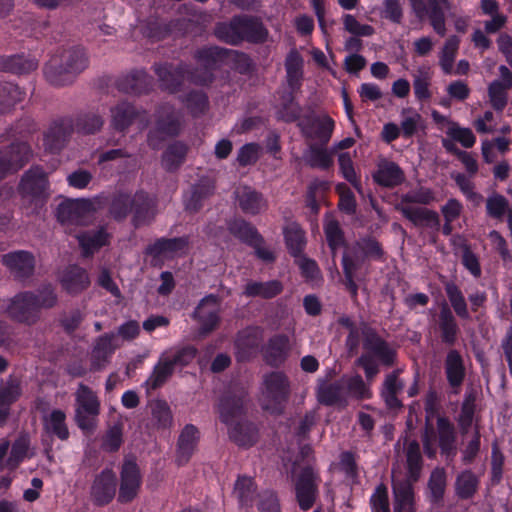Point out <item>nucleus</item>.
<instances>
[{"label":"nucleus","instance_id":"5","mask_svg":"<svg viewBox=\"0 0 512 512\" xmlns=\"http://www.w3.org/2000/svg\"><path fill=\"white\" fill-rule=\"evenodd\" d=\"M444 290L451 307L447 303L441 306L438 314V329L441 342L452 347L456 344L460 333L455 315L462 320H469L471 315L465 296L455 282H446Z\"/></svg>","mask_w":512,"mask_h":512},{"label":"nucleus","instance_id":"42","mask_svg":"<svg viewBox=\"0 0 512 512\" xmlns=\"http://www.w3.org/2000/svg\"><path fill=\"white\" fill-rule=\"evenodd\" d=\"M237 199L240 208L248 214H258L266 207L263 195L248 186H244L237 191Z\"/></svg>","mask_w":512,"mask_h":512},{"label":"nucleus","instance_id":"52","mask_svg":"<svg viewBox=\"0 0 512 512\" xmlns=\"http://www.w3.org/2000/svg\"><path fill=\"white\" fill-rule=\"evenodd\" d=\"M112 125L118 131L126 130L138 115L136 108L130 103H120L112 110Z\"/></svg>","mask_w":512,"mask_h":512},{"label":"nucleus","instance_id":"51","mask_svg":"<svg viewBox=\"0 0 512 512\" xmlns=\"http://www.w3.org/2000/svg\"><path fill=\"white\" fill-rule=\"evenodd\" d=\"M306 162L312 168L329 169L333 165V152H329L327 145H307Z\"/></svg>","mask_w":512,"mask_h":512},{"label":"nucleus","instance_id":"64","mask_svg":"<svg viewBox=\"0 0 512 512\" xmlns=\"http://www.w3.org/2000/svg\"><path fill=\"white\" fill-rule=\"evenodd\" d=\"M197 349L192 345H187L175 350L171 354H166L168 361L171 362V365L175 369L176 367H186L188 366L196 357Z\"/></svg>","mask_w":512,"mask_h":512},{"label":"nucleus","instance_id":"62","mask_svg":"<svg viewBox=\"0 0 512 512\" xmlns=\"http://www.w3.org/2000/svg\"><path fill=\"white\" fill-rule=\"evenodd\" d=\"M371 512H391L388 487L385 483H379L369 499Z\"/></svg>","mask_w":512,"mask_h":512},{"label":"nucleus","instance_id":"26","mask_svg":"<svg viewBox=\"0 0 512 512\" xmlns=\"http://www.w3.org/2000/svg\"><path fill=\"white\" fill-rule=\"evenodd\" d=\"M414 484L411 480L392 481L394 512H417Z\"/></svg>","mask_w":512,"mask_h":512},{"label":"nucleus","instance_id":"56","mask_svg":"<svg viewBox=\"0 0 512 512\" xmlns=\"http://www.w3.org/2000/svg\"><path fill=\"white\" fill-rule=\"evenodd\" d=\"M22 395V387L20 381L10 376L4 384L0 385V406H11L18 401Z\"/></svg>","mask_w":512,"mask_h":512},{"label":"nucleus","instance_id":"48","mask_svg":"<svg viewBox=\"0 0 512 512\" xmlns=\"http://www.w3.org/2000/svg\"><path fill=\"white\" fill-rule=\"evenodd\" d=\"M283 234L288 253L293 258L303 255L307 240L301 226H284Z\"/></svg>","mask_w":512,"mask_h":512},{"label":"nucleus","instance_id":"46","mask_svg":"<svg viewBox=\"0 0 512 512\" xmlns=\"http://www.w3.org/2000/svg\"><path fill=\"white\" fill-rule=\"evenodd\" d=\"M447 486V473L443 467H436L430 473L427 488L428 499L432 504H440Z\"/></svg>","mask_w":512,"mask_h":512},{"label":"nucleus","instance_id":"4","mask_svg":"<svg viewBox=\"0 0 512 512\" xmlns=\"http://www.w3.org/2000/svg\"><path fill=\"white\" fill-rule=\"evenodd\" d=\"M362 344L365 353L356 360V364L364 370L368 380H372L380 371L375 360L387 368L396 364L397 350L368 323H362Z\"/></svg>","mask_w":512,"mask_h":512},{"label":"nucleus","instance_id":"35","mask_svg":"<svg viewBox=\"0 0 512 512\" xmlns=\"http://www.w3.org/2000/svg\"><path fill=\"white\" fill-rule=\"evenodd\" d=\"M283 291V284L279 280H269L266 282L248 281L244 286L243 295L246 297H260L263 299H272Z\"/></svg>","mask_w":512,"mask_h":512},{"label":"nucleus","instance_id":"12","mask_svg":"<svg viewBox=\"0 0 512 512\" xmlns=\"http://www.w3.org/2000/svg\"><path fill=\"white\" fill-rule=\"evenodd\" d=\"M320 477L310 465L304 466L294 482L295 499L303 511L311 509L318 497Z\"/></svg>","mask_w":512,"mask_h":512},{"label":"nucleus","instance_id":"57","mask_svg":"<svg viewBox=\"0 0 512 512\" xmlns=\"http://www.w3.org/2000/svg\"><path fill=\"white\" fill-rule=\"evenodd\" d=\"M24 93L12 83L0 84V112L4 113L22 101Z\"/></svg>","mask_w":512,"mask_h":512},{"label":"nucleus","instance_id":"58","mask_svg":"<svg viewBox=\"0 0 512 512\" xmlns=\"http://www.w3.org/2000/svg\"><path fill=\"white\" fill-rule=\"evenodd\" d=\"M458 248L461 250V263L470 274L479 278L482 274L481 265L478 256L472 251L470 244L466 240H461Z\"/></svg>","mask_w":512,"mask_h":512},{"label":"nucleus","instance_id":"38","mask_svg":"<svg viewBox=\"0 0 512 512\" xmlns=\"http://www.w3.org/2000/svg\"><path fill=\"white\" fill-rule=\"evenodd\" d=\"M196 23L190 18H180L171 21L167 26L161 27L157 22L150 23L148 26V36L157 40L163 39L170 32L180 34L190 33L194 30Z\"/></svg>","mask_w":512,"mask_h":512},{"label":"nucleus","instance_id":"60","mask_svg":"<svg viewBox=\"0 0 512 512\" xmlns=\"http://www.w3.org/2000/svg\"><path fill=\"white\" fill-rule=\"evenodd\" d=\"M476 396L473 393H466L461 405L458 424L463 433H466L472 426L475 409Z\"/></svg>","mask_w":512,"mask_h":512},{"label":"nucleus","instance_id":"16","mask_svg":"<svg viewBox=\"0 0 512 512\" xmlns=\"http://www.w3.org/2000/svg\"><path fill=\"white\" fill-rule=\"evenodd\" d=\"M142 475L134 460H125L120 471V483L117 501L121 504L131 503L139 494Z\"/></svg>","mask_w":512,"mask_h":512},{"label":"nucleus","instance_id":"7","mask_svg":"<svg viewBox=\"0 0 512 512\" xmlns=\"http://www.w3.org/2000/svg\"><path fill=\"white\" fill-rule=\"evenodd\" d=\"M263 409L272 415L284 413L291 396V383L283 371H272L263 377Z\"/></svg>","mask_w":512,"mask_h":512},{"label":"nucleus","instance_id":"53","mask_svg":"<svg viewBox=\"0 0 512 512\" xmlns=\"http://www.w3.org/2000/svg\"><path fill=\"white\" fill-rule=\"evenodd\" d=\"M174 368L168 361L165 354H162L157 364L154 366L152 374L146 380V385L150 389H158L172 376Z\"/></svg>","mask_w":512,"mask_h":512},{"label":"nucleus","instance_id":"25","mask_svg":"<svg viewBox=\"0 0 512 512\" xmlns=\"http://www.w3.org/2000/svg\"><path fill=\"white\" fill-rule=\"evenodd\" d=\"M59 282L63 290L72 296L85 291L91 283L87 270L77 264L68 265L63 270Z\"/></svg>","mask_w":512,"mask_h":512},{"label":"nucleus","instance_id":"6","mask_svg":"<svg viewBox=\"0 0 512 512\" xmlns=\"http://www.w3.org/2000/svg\"><path fill=\"white\" fill-rule=\"evenodd\" d=\"M215 36L222 42L238 46L243 42L263 44L269 38V31L261 18L253 15H238L229 22L216 25Z\"/></svg>","mask_w":512,"mask_h":512},{"label":"nucleus","instance_id":"49","mask_svg":"<svg viewBox=\"0 0 512 512\" xmlns=\"http://www.w3.org/2000/svg\"><path fill=\"white\" fill-rule=\"evenodd\" d=\"M38 62L21 55L0 56V71L25 74L36 70Z\"/></svg>","mask_w":512,"mask_h":512},{"label":"nucleus","instance_id":"37","mask_svg":"<svg viewBox=\"0 0 512 512\" xmlns=\"http://www.w3.org/2000/svg\"><path fill=\"white\" fill-rule=\"evenodd\" d=\"M286 80L290 88V92L296 93L301 87L303 78V58L300 53L293 49L285 60Z\"/></svg>","mask_w":512,"mask_h":512},{"label":"nucleus","instance_id":"39","mask_svg":"<svg viewBox=\"0 0 512 512\" xmlns=\"http://www.w3.org/2000/svg\"><path fill=\"white\" fill-rule=\"evenodd\" d=\"M43 430L50 436L61 441L69 439L70 432L66 423V414L61 409H53L49 415L43 417Z\"/></svg>","mask_w":512,"mask_h":512},{"label":"nucleus","instance_id":"54","mask_svg":"<svg viewBox=\"0 0 512 512\" xmlns=\"http://www.w3.org/2000/svg\"><path fill=\"white\" fill-rule=\"evenodd\" d=\"M104 125V118L97 112H87L77 117L75 129L82 134H95L101 130Z\"/></svg>","mask_w":512,"mask_h":512},{"label":"nucleus","instance_id":"30","mask_svg":"<svg viewBox=\"0 0 512 512\" xmlns=\"http://www.w3.org/2000/svg\"><path fill=\"white\" fill-rule=\"evenodd\" d=\"M75 129V124L69 118L54 121L45 134L46 145L52 151L62 149Z\"/></svg>","mask_w":512,"mask_h":512},{"label":"nucleus","instance_id":"11","mask_svg":"<svg viewBox=\"0 0 512 512\" xmlns=\"http://www.w3.org/2000/svg\"><path fill=\"white\" fill-rule=\"evenodd\" d=\"M231 50L218 46L205 47L197 51L196 59L203 69L191 70L190 82L196 85H207L213 81V73L217 66L230 57Z\"/></svg>","mask_w":512,"mask_h":512},{"label":"nucleus","instance_id":"8","mask_svg":"<svg viewBox=\"0 0 512 512\" xmlns=\"http://www.w3.org/2000/svg\"><path fill=\"white\" fill-rule=\"evenodd\" d=\"M181 129V113L170 104H162L155 112L154 126L148 133L147 143L157 150L166 139L178 136Z\"/></svg>","mask_w":512,"mask_h":512},{"label":"nucleus","instance_id":"9","mask_svg":"<svg viewBox=\"0 0 512 512\" xmlns=\"http://www.w3.org/2000/svg\"><path fill=\"white\" fill-rule=\"evenodd\" d=\"M100 413V401L91 388L79 385L76 394L75 422L79 429L91 432L95 429L96 418Z\"/></svg>","mask_w":512,"mask_h":512},{"label":"nucleus","instance_id":"1","mask_svg":"<svg viewBox=\"0 0 512 512\" xmlns=\"http://www.w3.org/2000/svg\"><path fill=\"white\" fill-rule=\"evenodd\" d=\"M57 303L56 289L48 283L36 291H21L15 294L8 299L5 313L17 323L32 326L40 320L42 309H52Z\"/></svg>","mask_w":512,"mask_h":512},{"label":"nucleus","instance_id":"24","mask_svg":"<svg viewBox=\"0 0 512 512\" xmlns=\"http://www.w3.org/2000/svg\"><path fill=\"white\" fill-rule=\"evenodd\" d=\"M444 372L449 387L458 394L466 378L463 356L457 349H450L444 360Z\"/></svg>","mask_w":512,"mask_h":512},{"label":"nucleus","instance_id":"20","mask_svg":"<svg viewBox=\"0 0 512 512\" xmlns=\"http://www.w3.org/2000/svg\"><path fill=\"white\" fill-rule=\"evenodd\" d=\"M2 263L9 269L15 280L24 281L34 274L36 261L31 252L17 250L4 254Z\"/></svg>","mask_w":512,"mask_h":512},{"label":"nucleus","instance_id":"47","mask_svg":"<svg viewBox=\"0 0 512 512\" xmlns=\"http://www.w3.org/2000/svg\"><path fill=\"white\" fill-rule=\"evenodd\" d=\"M134 221H151L156 214V202L154 198L141 191L134 195L133 210Z\"/></svg>","mask_w":512,"mask_h":512},{"label":"nucleus","instance_id":"22","mask_svg":"<svg viewBox=\"0 0 512 512\" xmlns=\"http://www.w3.org/2000/svg\"><path fill=\"white\" fill-rule=\"evenodd\" d=\"M154 71L160 81L162 89L169 91L170 93L177 92L182 86L184 80L190 81L191 70L183 64L173 66L172 64H156Z\"/></svg>","mask_w":512,"mask_h":512},{"label":"nucleus","instance_id":"15","mask_svg":"<svg viewBox=\"0 0 512 512\" xmlns=\"http://www.w3.org/2000/svg\"><path fill=\"white\" fill-rule=\"evenodd\" d=\"M32 158L31 147L24 141L0 149V179L22 169Z\"/></svg>","mask_w":512,"mask_h":512},{"label":"nucleus","instance_id":"29","mask_svg":"<svg viewBox=\"0 0 512 512\" xmlns=\"http://www.w3.org/2000/svg\"><path fill=\"white\" fill-rule=\"evenodd\" d=\"M152 84V77L143 70L132 71L120 77L116 82L119 91L135 95L148 93L152 88Z\"/></svg>","mask_w":512,"mask_h":512},{"label":"nucleus","instance_id":"23","mask_svg":"<svg viewBox=\"0 0 512 512\" xmlns=\"http://www.w3.org/2000/svg\"><path fill=\"white\" fill-rule=\"evenodd\" d=\"M291 350L290 339L286 334H275L268 339L263 349V358L267 365L273 368L281 367L289 357Z\"/></svg>","mask_w":512,"mask_h":512},{"label":"nucleus","instance_id":"33","mask_svg":"<svg viewBox=\"0 0 512 512\" xmlns=\"http://www.w3.org/2000/svg\"><path fill=\"white\" fill-rule=\"evenodd\" d=\"M99 227L100 229L95 232H83L77 236L84 258L92 257L94 253L110 243V234L105 231V226Z\"/></svg>","mask_w":512,"mask_h":512},{"label":"nucleus","instance_id":"41","mask_svg":"<svg viewBox=\"0 0 512 512\" xmlns=\"http://www.w3.org/2000/svg\"><path fill=\"white\" fill-rule=\"evenodd\" d=\"M344 391L345 385L343 378L332 383L323 381L317 388V399L322 405L334 406L344 400Z\"/></svg>","mask_w":512,"mask_h":512},{"label":"nucleus","instance_id":"2","mask_svg":"<svg viewBox=\"0 0 512 512\" xmlns=\"http://www.w3.org/2000/svg\"><path fill=\"white\" fill-rule=\"evenodd\" d=\"M246 392L227 393L220 399L218 410L222 423L228 426L229 438L240 447L253 446L259 437L258 427L251 421H243Z\"/></svg>","mask_w":512,"mask_h":512},{"label":"nucleus","instance_id":"63","mask_svg":"<svg viewBox=\"0 0 512 512\" xmlns=\"http://www.w3.org/2000/svg\"><path fill=\"white\" fill-rule=\"evenodd\" d=\"M509 88L502 86L500 80H494L488 87V96L491 106L499 112H502L508 103Z\"/></svg>","mask_w":512,"mask_h":512},{"label":"nucleus","instance_id":"31","mask_svg":"<svg viewBox=\"0 0 512 512\" xmlns=\"http://www.w3.org/2000/svg\"><path fill=\"white\" fill-rule=\"evenodd\" d=\"M453 4L450 0H427L425 14L433 30L440 36L446 34V14L452 15Z\"/></svg>","mask_w":512,"mask_h":512},{"label":"nucleus","instance_id":"28","mask_svg":"<svg viewBox=\"0 0 512 512\" xmlns=\"http://www.w3.org/2000/svg\"><path fill=\"white\" fill-rule=\"evenodd\" d=\"M200 439L199 429L193 424H186L177 441L176 463L179 466L188 463Z\"/></svg>","mask_w":512,"mask_h":512},{"label":"nucleus","instance_id":"50","mask_svg":"<svg viewBox=\"0 0 512 512\" xmlns=\"http://www.w3.org/2000/svg\"><path fill=\"white\" fill-rule=\"evenodd\" d=\"M479 487V479L472 470H464L459 473L455 481V493L461 500H469L474 497Z\"/></svg>","mask_w":512,"mask_h":512},{"label":"nucleus","instance_id":"32","mask_svg":"<svg viewBox=\"0 0 512 512\" xmlns=\"http://www.w3.org/2000/svg\"><path fill=\"white\" fill-rule=\"evenodd\" d=\"M115 335L105 333L99 336L92 350L91 365L94 370L102 369L111 359L117 346L114 345Z\"/></svg>","mask_w":512,"mask_h":512},{"label":"nucleus","instance_id":"10","mask_svg":"<svg viewBox=\"0 0 512 512\" xmlns=\"http://www.w3.org/2000/svg\"><path fill=\"white\" fill-rule=\"evenodd\" d=\"M384 250L381 243L373 236H364L348 246L343 254L342 261L353 264V268L360 269L370 261H383Z\"/></svg>","mask_w":512,"mask_h":512},{"label":"nucleus","instance_id":"45","mask_svg":"<svg viewBox=\"0 0 512 512\" xmlns=\"http://www.w3.org/2000/svg\"><path fill=\"white\" fill-rule=\"evenodd\" d=\"M423 469V457L420 445L416 440H412L406 448V477L403 480L418 482Z\"/></svg>","mask_w":512,"mask_h":512},{"label":"nucleus","instance_id":"3","mask_svg":"<svg viewBox=\"0 0 512 512\" xmlns=\"http://www.w3.org/2000/svg\"><path fill=\"white\" fill-rule=\"evenodd\" d=\"M89 66V55L81 45L58 49L44 67L45 79L53 86L72 84Z\"/></svg>","mask_w":512,"mask_h":512},{"label":"nucleus","instance_id":"27","mask_svg":"<svg viewBox=\"0 0 512 512\" xmlns=\"http://www.w3.org/2000/svg\"><path fill=\"white\" fill-rule=\"evenodd\" d=\"M456 431L454 424L445 416L437 418V440L440 453L447 461H452L457 454Z\"/></svg>","mask_w":512,"mask_h":512},{"label":"nucleus","instance_id":"59","mask_svg":"<svg viewBox=\"0 0 512 512\" xmlns=\"http://www.w3.org/2000/svg\"><path fill=\"white\" fill-rule=\"evenodd\" d=\"M459 44L460 39L455 35L450 36L445 41L440 55V66L446 74H451L453 71V63L459 48Z\"/></svg>","mask_w":512,"mask_h":512},{"label":"nucleus","instance_id":"18","mask_svg":"<svg viewBox=\"0 0 512 512\" xmlns=\"http://www.w3.org/2000/svg\"><path fill=\"white\" fill-rule=\"evenodd\" d=\"M117 477L110 468L97 474L90 488V496L94 505L103 507L112 502L116 495Z\"/></svg>","mask_w":512,"mask_h":512},{"label":"nucleus","instance_id":"36","mask_svg":"<svg viewBox=\"0 0 512 512\" xmlns=\"http://www.w3.org/2000/svg\"><path fill=\"white\" fill-rule=\"evenodd\" d=\"M215 182L209 178H202L192 187L190 196L185 200V208L190 213L200 210L205 199L213 195Z\"/></svg>","mask_w":512,"mask_h":512},{"label":"nucleus","instance_id":"43","mask_svg":"<svg viewBox=\"0 0 512 512\" xmlns=\"http://www.w3.org/2000/svg\"><path fill=\"white\" fill-rule=\"evenodd\" d=\"M206 301L215 302L216 297L214 295H209L203 298L193 313V318L197 320L198 323L200 324V334L204 336L214 331L218 327L220 322L218 310H212L207 313L203 312V305Z\"/></svg>","mask_w":512,"mask_h":512},{"label":"nucleus","instance_id":"21","mask_svg":"<svg viewBox=\"0 0 512 512\" xmlns=\"http://www.w3.org/2000/svg\"><path fill=\"white\" fill-rule=\"evenodd\" d=\"M301 131L305 137L306 144L327 145L331 139L335 123L327 114L317 116L308 124L301 125Z\"/></svg>","mask_w":512,"mask_h":512},{"label":"nucleus","instance_id":"61","mask_svg":"<svg viewBox=\"0 0 512 512\" xmlns=\"http://www.w3.org/2000/svg\"><path fill=\"white\" fill-rule=\"evenodd\" d=\"M339 469L353 484H357L359 482V468L354 452L343 451L340 453Z\"/></svg>","mask_w":512,"mask_h":512},{"label":"nucleus","instance_id":"44","mask_svg":"<svg viewBox=\"0 0 512 512\" xmlns=\"http://www.w3.org/2000/svg\"><path fill=\"white\" fill-rule=\"evenodd\" d=\"M188 146L180 141L170 144L162 154L161 165L167 172H175L184 163Z\"/></svg>","mask_w":512,"mask_h":512},{"label":"nucleus","instance_id":"55","mask_svg":"<svg viewBox=\"0 0 512 512\" xmlns=\"http://www.w3.org/2000/svg\"><path fill=\"white\" fill-rule=\"evenodd\" d=\"M134 196L116 194L110 204L109 213L115 221H123L133 210Z\"/></svg>","mask_w":512,"mask_h":512},{"label":"nucleus","instance_id":"17","mask_svg":"<svg viewBox=\"0 0 512 512\" xmlns=\"http://www.w3.org/2000/svg\"><path fill=\"white\" fill-rule=\"evenodd\" d=\"M47 175L39 167L28 170L19 185L22 198L27 202H43L47 197Z\"/></svg>","mask_w":512,"mask_h":512},{"label":"nucleus","instance_id":"19","mask_svg":"<svg viewBox=\"0 0 512 512\" xmlns=\"http://www.w3.org/2000/svg\"><path fill=\"white\" fill-rule=\"evenodd\" d=\"M403 373L402 368H396L387 373L379 388V395L388 410H400L403 408V402L399 395L405 388V381L400 378Z\"/></svg>","mask_w":512,"mask_h":512},{"label":"nucleus","instance_id":"40","mask_svg":"<svg viewBox=\"0 0 512 512\" xmlns=\"http://www.w3.org/2000/svg\"><path fill=\"white\" fill-rule=\"evenodd\" d=\"M234 494L241 508H252L255 499H258L257 485L252 477L238 476L234 485Z\"/></svg>","mask_w":512,"mask_h":512},{"label":"nucleus","instance_id":"34","mask_svg":"<svg viewBox=\"0 0 512 512\" xmlns=\"http://www.w3.org/2000/svg\"><path fill=\"white\" fill-rule=\"evenodd\" d=\"M373 178L379 185L393 188L404 182L405 175L403 170L396 163L384 161L379 164Z\"/></svg>","mask_w":512,"mask_h":512},{"label":"nucleus","instance_id":"14","mask_svg":"<svg viewBox=\"0 0 512 512\" xmlns=\"http://www.w3.org/2000/svg\"><path fill=\"white\" fill-rule=\"evenodd\" d=\"M103 207L99 198L93 199H64L56 209L59 222H72L94 215Z\"/></svg>","mask_w":512,"mask_h":512},{"label":"nucleus","instance_id":"13","mask_svg":"<svg viewBox=\"0 0 512 512\" xmlns=\"http://www.w3.org/2000/svg\"><path fill=\"white\" fill-rule=\"evenodd\" d=\"M190 244L189 236L174 238L161 237L149 244L145 249V254L152 258L153 266H162L164 258L172 259L188 250Z\"/></svg>","mask_w":512,"mask_h":512}]
</instances>
